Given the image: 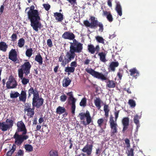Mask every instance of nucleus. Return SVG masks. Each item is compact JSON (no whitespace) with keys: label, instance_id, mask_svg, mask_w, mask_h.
I'll return each mask as SVG.
<instances>
[{"label":"nucleus","instance_id":"obj_1","mask_svg":"<svg viewBox=\"0 0 156 156\" xmlns=\"http://www.w3.org/2000/svg\"><path fill=\"white\" fill-rule=\"evenodd\" d=\"M35 7L32 5L30 8H26V11L29 9L27 12L28 18L30 22V25L33 30L36 32L38 31L39 29L42 27V24L40 20V17L39 13L37 10L34 9Z\"/></svg>","mask_w":156,"mask_h":156},{"label":"nucleus","instance_id":"obj_2","mask_svg":"<svg viewBox=\"0 0 156 156\" xmlns=\"http://www.w3.org/2000/svg\"><path fill=\"white\" fill-rule=\"evenodd\" d=\"M17 131L13 136L15 144L18 146H20L23 141L27 139L29 136L26 135L27 130L25 125L22 121L18 122L17 123Z\"/></svg>","mask_w":156,"mask_h":156},{"label":"nucleus","instance_id":"obj_3","mask_svg":"<svg viewBox=\"0 0 156 156\" xmlns=\"http://www.w3.org/2000/svg\"><path fill=\"white\" fill-rule=\"evenodd\" d=\"M76 55V53L69 49L66 53L65 56L63 52L61 53L58 58V62H61L62 66L65 67L66 64L74 59Z\"/></svg>","mask_w":156,"mask_h":156},{"label":"nucleus","instance_id":"obj_4","mask_svg":"<svg viewBox=\"0 0 156 156\" xmlns=\"http://www.w3.org/2000/svg\"><path fill=\"white\" fill-rule=\"evenodd\" d=\"M81 121V123L85 126L90 124L93 122L92 118L90 116V113L88 111H87L86 113L81 112L78 115Z\"/></svg>","mask_w":156,"mask_h":156},{"label":"nucleus","instance_id":"obj_5","mask_svg":"<svg viewBox=\"0 0 156 156\" xmlns=\"http://www.w3.org/2000/svg\"><path fill=\"white\" fill-rule=\"evenodd\" d=\"M31 67V65L29 62H25L18 69V74L23 75L24 74L26 76H27L30 73Z\"/></svg>","mask_w":156,"mask_h":156},{"label":"nucleus","instance_id":"obj_6","mask_svg":"<svg viewBox=\"0 0 156 156\" xmlns=\"http://www.w3.org/2000/svg\"><path fill=\"white\" fill-rule=\"evenodd\" d=\"M86 71L94 77L98 79H100L102 80H106L107 79L106 77L101 73H99L94 70L91 68L86 69Z\"/></svg>","mask_w":156,"mask_h":156},{"label":"nucleus","instance_id":"obj_7","mask_svg":"<svg viewBox=\"0 0 156 156\" xmlns=\"http://www.w3.org/2000/svg\"><path fill=\"white\" fill-rule=\"evenodd\" d=\"M109 123L111 129V136H113L118 132V126L116 122L114 121V117L112 115H110V117Z\"/></svg>","mask_w":156,"mask_h":156},{"label":"nucleus","instance_id":"obj_8","mask_svg":"<svg viewBox=\"0 0 156 156\" xmlns=\"http://www.w3.org/2000/svg\"><path fill=\"white\" fill-rule=\"evenodd\" d=\"M67 95L69 96L67 101L68 104L71 105V112L72 114H74L76 108L75 103L76 99L73 97V92L72 91L67 93Z\"/></svg>","mask_w":156,"mask_h":156},{"label":"nucleus","instance_id":"obj_9","mask_svg":"<svg viewBox=\"0 0 156 156\" xmlns=\"http://www.w3.org/2000/svg\"><path fill=\"white\" fill-rule=\"evenodd\" d=\"M6 122L8 124H6L5 122H0V128L2 131H6L13 126V121L12 119H7L6 120Z\"/></svg>","mask_w":156,"mask_h":156},{"label":"nucleus","instance_id":"obj_10","mask_svg":"<svg viewBox=\"0 0 156 156\" xmlns=\"http://www.w3.org/2000/svg\"><path fill=\"white\" fill-rule=\"evenodd\" d=\"M90 23L87 20H85L83 23L87 27H90L91 28H95L97 27L99 22L94 16H91L90 18Z\"/></svg>","mask_w":156,"mask_h":156},{"label":"nucleus","instance_id":"obj_11","mask_svg":"<svg viewBox=\"0 0 156 156\" xmlns=\"http://www.w3.org/2000/svg\"><path fill=\"white\" fill-rule=\"evenodd\" d=\"M44 101V99L42 98H39V95L33 97L32 101L33 107H36L37 108H39L43 105Z\"/></svg>","mask_w":156,"mask_h":156},{"label":"nucleus","instance_id":"obj_12","mask_svg":"<svg viewBox=\"0 0 156 156\" xmlns=\"http://www.w3.org/2000/svg\"><path fill=\"white\" fill-rule=\"evenodd\" d=\"M93 146V143L90 144H87L81 150L83 152L86 153L87 154L83 153H82V156H86L87 155V156H90L92 153Z\"/></svg>","mask_w":156,"mask_h":156},{"label":"nucleus","instance_id":"obj_13","mask_svg":"<svg viewBox=\"0 0 156 156\" xmlns=\"http://www.w3.org/2000/svg\"><path fill=\"white\" fill-rule=\"evenodd\" d=\"M69 49L75 53H80L83 49V44L81 43L70 45Z\"/></svg>","mask_w":156,"mask_h":156},{"label":"nucleus","instance_id":"obj_14","mask_svg":"<svg viewBox=\"0 0 156 156\" xmlns=\"http://www.w3.org/2000/svg\"><path fill=\"white\" fill-rule=\"evenodd\" d=\"M17 83L15 79L12 76H10L8 81L6 83V87L8 89L14 88L16 87Z\"/></svg>","mask_w":156,"mask_h":156},{"label":"nucleus","instance_id":"obj_15","mask_svg":"<svg viewBox=\"0 0 156 156\" xmlns=\"http://www.w3.org/2000/svg\"><path fill=\"white\" fill-rule=\"evenodd\" d=\"M31 107L30 104L27 103V105L25 106L24 109V112H27V115L29 118L33 117L34 114V108H31Z\"/></svg>","mask_w":156,"mask_h":156},{"label":"nucleus","instance_id":"obj_16","mask_svg":"<svg viewBox=\"0 0 156 156\" xmlns=\"http://www.w3.org/2000/svg\"><path fill=\"white\" fill-rule=\"evenodd\" d=\"M100 48L98 45H97L95 47L92 44H88L87 45V51L91 54H94L96 52V54H98L100 51Z\"/></svg>","mask_w":156,"mask_h":156},{"label":"nucleus","instance_id":"obj_17","mask_svg":"<svg viewBox=\"0 0 156 156\" xmlns=\"http://www.w3.org/2000/svg\"><path fill=\"white\" fill-rule=\"evenodd\" d=\"M28 98H30L32 95H33V97L39 95V91L38 90L37 88L36 87L34 88L33 87H30V88L28 90Z\"/></svg>","mask_w":156,"mask_h":156},{"label":"nucleus","instance_id":"obj_18","mask_svg":"<svg viewBox=\"0 0 156 156\" xmlns=\"http://www.w3.org/2000/svg\"><path fill=\"white\" fill-rule=\"evenodd\" d=\"M9 58L12 61L16 62L17 59V54L15 49H12L9 53Z\"/></svg>","mask_w":156,"mask_h":156},{"label":"nucleus","instance_id":"obj_19","mask_svg":"<svg viewBox=\"0 0 156 156\" xmlns=\"http://www.w3.org/2000/svg\"><path fill=\"white\" fill-rule=\"evenodd\" d=\"M62 37L65 39L72 40L75 38L74 34L71 32L69 31L65 32L62 35Z\"/></svg>","mask_w":156,"mask_h":156},{"label":"nucleus","instance_id":"obj_20","mask_svg":"<svg viewBox=\"0 0 156 156\" xmlns=\"http://www.w3.org/2000/svg\"><path fill=\"white\" fill-rule=\"evenodd\" d=\"M122 123L123 126L122 131L124 133L128 128L129 123V119L128 117H124L122 120Z\"/></svg>","mask_w":156,"mask_h":156},{"label":"nucleus","instance_id":"obj_21","mask_svg":"<svg viewBox=\"0 0 156 156\" xmlns=\"http://www.w3.org/2000/svg\"><path fill=\"white\" fill-rule=\"evenodd\" d=\"M102 12V16L106 17L109 22H111L113 21V18L110 11H107L103 10Z\"/></svg>","mask_w":156,"mask_h":156},{"label":"nucleus","instance_id":"obj_22","mask_svg":"<svg viewBox=\"0 0 156 156\" xmlns=\"http://www.w3.org/2000/svg\"><path fill=\"white\" fill-rule=\"evenodd\" d=\"M119 66V63L118 62H112L110 64L108 68L109 72H115V68Z\"/></svg>","mask_w":156,"mask_h":156},{"label":"nucleus","instance_id":"obj_23","mask_svg":"<svg viewBox=\"0 0 156 156\" xmlns=\"http://www.w3.org/2000/svg\"><path fill=\"white\" fill-rule=\"evenodd\" d=\"M129 72L130 75L135 79H136L139 75V73L136 68L129 69Z\"/></svg>","mask_w":156,"mask_h":156},{"label":"nucleus","instance_id":"obj_24","mask_svg":"<svg viewBox=\"0 0 156 156\" xmlns=\"http://www.w3.org/2000/svg\"><path fill=\"white\" fill-rule=\"evenodd\" d=\"M97 123L98 126L100 128L103 127L104 129H106L107 125V120L105 122L104 119L103 118H100L98 119Z\"/></svg>","mask_w":156,"mask_h":156},{"label":"nucleus","instance_id":"obj_25","mask_svg":"<svg viewBox=\"0 0 156 156\" xmlns=\"http://www.w3.org/2000/svg\"><path fill=\"white\" fill-rule=\"evenodd\" d=\"M27 99L26 91L25 90H22L21 94L19 96L20 101L25 103Z\"/></svg>","mask_w":156,"mask_h":156},{"label":"nucleus","instance_id":"obj_26","mask_svg":"<svg viewBox=\"0 0 156 156\" xmlns=\"http://www.w3.org/2000/svg\"><path fill=\"white\" fill-rule=\"evenodd\" d=\"M55 19L58 22H62L64 19L63 15L61 13L56 12L54 13Z\"/></svg>","mask_w":156,"mask_h":156},{"label":"nucleus","instance_id":"obj_27","mask_svg":"<svg viewBox=\"0 0 156 156\" xmlns=\"http://www.w3.org/2000/svg\"><path fill=\"white\" fill-rule=\"evenodd\" d=\"M106 83V87L109 88H114L116 86V82L113 80H108L107 81H105Z\"/></svg>","mask_w":156,"mask_h":156},{"label":"nucleus","instance_id":"obj_28","mask_svg":"<svg viewBox=\"0 0 156 156\" xmlns=\"http://www.w3.org/2000/svg\"><path fill=\"white\" fill-rule=\"evenodd\" d=\"M106 53L103 52H101L98 53V55L99 56L100 60L103 62H105L107 61L106 58Z\"/></svg>","mask_w":156,"mask_h":156},{"label":"nucleus","instance_id":"obj_29","mask_svg":"<svg viewBox=\"0 0 156 156\" xmlns=\"http://www.w3.org/2000/svg\"><path fill=\"white\" fill-rule=\"evenodd\" d=\"M43 58L40 54L39 53L35 56V60L38 63V64L41 65L43 64Z\"/></svg>","mask_w":156,"mask_h":156},{"label":"nucleus","instance_id":"obj_30","mask_svg":"<svg viewBox=\"0 0 156 156\" xmlns=\"http://www.w3.org/2000/svg\"><path fill=\"white\" fill-rule=\"evenodd\" d=\"M15 143L13 144L12 148L9 151L6 153L7 156H11L16 151V145Z\"/></svg>","mask_w":156,"mask_h":156},{"label":"nucleus","instance_id":"obj_31","mask_svg":"<svg viewBox=\"0 0 156 156\" xmlns=\"http://www.w3.org/2000/svg\"><path fill=\"white\" fill-rule=\"evenodd\" d=\"M8 47V45L5 42L3 41L0 42V50L3 52H5Z\"/></svg>","mask_w":156,"mask_h":156},{"label":"nucleus","instance_id":"obj_32","mask_svg":"<svg viewBox=\"0 0 156 156\" xmlns=\"http://www.w3.org/2000/svg\"><path fill=\"white\" fill-rule=\"evenodd\" d=\"M19 77L22 80L21 82L24 85L27 84L29 82V79L23 77V75L18 74Z\"/></svg>","mask_w":156,"mask_h":156},{"label":"nucleus","instance_id":"obj_33","mask_svg":"<svg viewBox=\"0 0 156 156\" xmlns=\"http://www.w3.org/2000/svg\"><path fill=\"white\" fill-rule=\"evenodd\" d=\"M115 10L119 16H121L122 15V9L119 2H117L116 4Z\"/></svg>","mask_w":156,"mask_h":156},{"label":"nucleus","instance_id":"obj_34","mask_svg":"<svg viewBox=\"0 0 156 156\" xmlns=\"http://www.w3.org/2000/svg\"><path fill=\"white\" fill-rule=\"evenodd\" d=\"M66 109L63 107L59 106L56 109V112L57 114L60 115L66 112Z\"/></svg>","mask_w":156,"mask_h":156},{"label":"nucleus","instance_id":"obj_35","mask_svg":"<svg viewBox=\"0 0 156 156\" xmlns=\"http://www.w3.org/2000/svg\"><path fill=\"white\" fill-rule=\"evenodd\" d=\"M140 119V117L139 116L137 115H136L134 117V122L136 126L137 129L140 127L139 120Z\"/></svg>","mask_w":156,"mask_h":156},{"label":"nucleus","instance_id":"obj_36","mask_svg":"<svg viewBox=\"0 0 156 156\" xmlns=\"http://www.w3.org/2000/svg\"><path fill=\"white\" fill-rule=\"evenodd\" d=\"M101 101L99 98H96V99L94 100L95 105L98 110L100 109L101 107Z\"/></svg>","mask_w":156,"mask_h":156},{"label":"nucleus","instance_id":"obj_37","mask_svg":"<svg viewBox=\"0 0 156 156\" xmlns=\"http://www.w3.org/2000/svg\"><path fill=\"white\" fill-rule=\"evenodd\" d=\"M71 81V80L68 77L64 79L62 83L63 86L66 87H68L70 84Z\"/></svg>","mask_w":156,"mask_h":156},{"label":"nucleus","instance_id":"obj_38","mask_svg":"<svg viewBox=\"0 0 156 156\" xmlns=\"http://www.w3.org/2000/svg\"><path fill=\"white\" fill-rule=\"evenodd\" d=\"M104 111L105 112V115L106 117H108L109 115V112L110 111L109 106L108 105L105 104L104 106Z\"/></svg>","mask_w":156,"mask_h":156},{"label":"nucleus","instance_id":"obj_39","mask_svg":"<svg viewBox=\"0 0 156 156\" xmlns=\"http://www.w3.org/2000/svg\"><path fill=\"white\" fill-rule=\"evenodd\" d=\"M75 69L73 68L72 67H66L65 68V71L66 72L68 73V75L70 74V73H73L75 71Z\"/></svg>","mask_w":156,"mask_h":156},{"label":"nucleus","instance_id":"obj_40","mask_svg":"<svg viewBox=\"0 0 156 156\" xmlns=\"http://www.w3.org/2000/svg\"><path fill=\"white\" fill-rule=\"evenodd\" d=\"M33 49L31 48L27 49L25 53L26 56L30 57L33 54Z\"/></svg>","mask_w":156,"mask_h":156},{"label":"nucleus","instance_id":"obj_41","mask_svg":"<svg viewBox=\"0 0 156 156\" xmlns=\"http://www.w3.org/2000/svg\"><path fill=\"white\" fill-rule=\"evenodd\" d=\"M87 105V98L84 97L81 100L80 102V105L83 107H85Z\"/></svg>","mask_w":156,"mask_h":156},{"label":"nucleus","instance_id":"obj_42","mask_svg":"<svg viewBox=\"0 0 156 156\" xmlns=\"http://www.w3.org/2000/svg\"><path fill=\"white\" fill-rule=\"evenodd\" d=\"M24 147L26 151L30 152L33 151V147L30 144H27L25 145Z\"/></svg>","mask_w":156,"mask_h":156},{"label":"nucleus","instance_id":"obj_43","mask_svg":"<svg viewBox=\"0 0 156 156\" xmlns=\"http://www.w3.org/2000/svg\"><path fill=\"white\" fill-rule=\"evenodd\" d=\"M95 39L99 43H101L103 44H104L105 43L104 39V38L99 36H98L95 37Z\"/></svg>","mask_w":156,"mask_h":156},{"label":"nucleus","instance_id":"obj_44","mask_svg":"<svg viewBox=\"0 0 156 156\" xmlns=\"http://www.w3.org/2000/svg\"><path fill=\"white\" fill-rule=\"evenodd\" d=\"M25 41L23 38L20 39L18 41V46L20 48L22 47L24 44Z\"/></svg>","mask_w":156,"mask_h":156},{"label":"nucleus","instance_id":"obj_45","mask_svg":"<svg viewBox=\"0 0 156 156\" xmlns=\"http://www.w3.org/2000/svg\"><path fill=\"white\" fill-rule=\"evenodd\" d=\"M49 156H58V153L57 151L51 150L49 153Z\"/></svg>","mask_w":156,"mask_h":156},{"label":"nucleus","instance_id":"obj_46","mask_svg":"<svg viewBox=\"0 0 156 156\" xmlns=\"http://www.w3.org/2000/svg\"><path fill=\"white\" fill-rule=\"evenodd\" d=\"M128 103L131 107L134 108L136 106V102L133 99H129Z\"/></svg>","mask_w":156,"mask_h":156},{"label":"nucleus","instance_id":"obj_47","mask_svg":"<svg viewBox=\"0 0 156 156\" xmlns=\"http://www.w3.org/2000/svg\"><path fill=\"white\" fill-rule=\"evenodd\" d=\"M20 95V94L17 92H15L14 93H11L10 97L11 98H16L19 96Z\"/></svg>","mask_w":156,"mask_h":156},{"label":"nucleus","instance_id":"obj_48","mask_svg":"<svg viewBox=\"0 0 156 156\" xmlns=\"http://www.w3.org/2000/svg\"><path fill=\"white\" fill-rule=\"evenodd\" d=\"M134 149L131 148L130 150L128 151V152L127 153V156H134L133 153Z\"/></svg>","mask_w":156,"mask_h":156},{"label":"nucleus","instance_id":"obj_49","mask_svg":"<svg viewBox=\"0 0 156 156\" xmlns=\"http://www.w3.org/2000/svg\"><path fill=\"white\" fill-rule=\"evenodd\" d=\"M70 66L71 67L75 69V68L77 66L76 59L75 61L72 62L70 64Z\"/></svg>","mask_w":156,"mask_h":156},{"label":"nucleus","instance_id":"obj_50","mask_svg":"<svg viewBox=\"0 0 156 156\" xmlns=\"http://www.w3.org/2000/svg\"><path fill=\"white\" fill-rule=\"evenodd\" d=\"M24 154V151L23 150L19 149L16 153V156H23Z\"/></svg>","mask_w":156,"mask_h":156},{"label":"nucleus","instance_id":"obj_51","mask_svg":"<svg viewBox=\"0 0 156 156\" xmlns=\"http://www.w3.org/2000/svg\"><path fill=\"white\" fill-rule=\"evenodd\" d=\"M98 26L99 27V28L98 30L99 31L102 32L104 30V27L102 23L99 22L98 24Z\"/></svg>","mask_w":156,"mask_h":156},{"label":"nucleus","instance_id":"obj_52","mask_svg":"<svg viewBox=\"0 0 156 156\" xmlns=\"http://www.w3.org/2000/svg\"><path fill=\"white\" fill-rule=\"evenodd\" d=\"M67 98V96L65 94L62 95L60 97V100L61 102H65Z\"/></svg>","mask_w":156,"mask_h":156},{"label":"nucleus","instance_id":"obj_53","mask_svg":"<svg viewBox=\"0 0 156 156\" xmlns=\"http://www.w3.org/2000/svg\"><path fill=\"white\" fill-rule=\"evenodd\" d=\"M43 6L45 10L47 11H48L51 7L50 5L49 4H43Z\"/></svg>","mask_w":156,"mask_h":156},{"label":"nucleus","instance_id":"obj_54","mask_svg":"<svg viewBox=\"0 0 156 156\" xmlns=\"http://www.w3.org/2000/svg\"><path fill=\"white\" fill-rule=\"evenodd\" d=\"M17 37V34H13L11 36L12 41L13 42L16 41Z\"/></svg>","mask_w":156,"mask_h":156},{"label":"nucleus","instance_id":"obj_55","mask_svg":"<svg viewBox=\"0 0 156 156\" xmlns=\"http://www.w3.org/2000/svg\"><path fill=\"white\" fill-rule=\"evenodd\" d=\"M119 111L118 110L115 111L114 113V115L115 116L114 121L116 122L117 119L119 117Z\"/></svg>","mask_w":156,"mask_h":156},{"label":"nucleus","instance_id":"obj_56","mask_svg":"<svg viewBox=\"0 0 156 156\" xmlns=\"http://www.w3.org/2000/svg\"><path fill=\"white\" fill-rule=\"evenodd\" d=\"M47 44L48 47L51 48L53 46L52 42L51 39H48L47 40Z\"/></svg>","mask_w":156,"mask_h":156},{"label":"nucleus","instance_id":"obj_57","mask_svg":"<svg viewBox=\"0 0 156 156\" xmlns=\"http://www.w3.org/2000/svg\"><path fill=\"white\" fill-rule=\"evenodd\" d=\"M102 148H98L96 149L95 154L98 155V156L100 155L101 152Z\"/></svg>","mask_w":156,"mask_h":156},{"label":"nucleus","instance_id":"obj_58","mask_svg":"<svg viewBox=\"0 0 156 156\" xmlns=\"http://www.w3.org/2000/svg\"><path fill=\"white\" fill-rule=\"evenodd\" d=\"M125 143L126 144L127 147H130V140L128 138H126L125 140Z\"/></svg>","mask_w":156,"mask_h":156},{"label":"nucleus","instance_id":"obj_59","mask_svg":"<svg viewBox=\"0 0 156 156\" xmlns=\"http://www.w3.org/2000/svg\"><path fill=\"white\" fill-rule=\"evenodd\" d=\"M73 41V42H70V45H73V44H76L80 43H81L78 42L76 40L75 38L72 40Z\"/></svg>","mask_w":156,"mask_h":156},{"label":"nucleus","instance_id":"obj_60","mask_svg":"<svg viewBox=\"0 0 156 156\" xmlns=\"http://www.w3.org/2000/svg\"><path fill=\"white\" fill-rule=\"evenodd\" d=\"M90 60L89 59H87L84 62V65H88L90 63Z\"/></svg>","mask_w":156,"mask_h":156},{"label":"nucleus","instance_id":"obj_61","mask_svg":"<svg viewBox=\"0 0 156 156\" xmlns=\"http://www.w3.org/2000/svg\"><path fill=\"white\" fill-rule=\"evenodd\" d=\"M4 9V7L3 5H2L0 8V12L2 13L3 12Z\"/></svg>","mask_w":156,"mask_h":156},{"label":"nucleus","instance_id":"obj_62","mask_svg":"<svg viewBox=\"0 0 156 156\" xmlns=\"http://www.w3.org/2000/svg\"><path fill=\"white\" fill-rule=\"evenodd\" d=\"M59 67V66L58 65L54 68V72L55 73H56L57 72L58 70Z\"/></svg>","mask_w":156,"mask_h":156},{"label":"nucleus","instance_id":"obj_63","mask_svg":"<svg viewBox=\"0 0 156 156\" xmlns=\"http://www.w3.org/2000/svg\"><path fill=\"white\" fill-rule=\"evenodd\" d=\"M107 3L108 5L110 7H112V2L110 0H108Z\"/></svg>","mask_w":156,"mask_h":156},{"label":"nucleus","instance_id":"obj_64","mask_svg":"<svg viewBox=\"0 0 156 156\" xmlns=\"http://www.w3.org/2000/svg\"><path fill=\"white\" fill-rule=\"evenodd\" d=\"M124 90L125 91H126L127 93L129 94L131 93V90H130L129 88L126 89V88H124Z\"/></svg>","mask_w":156,"mask_h":156}]
</instances>
